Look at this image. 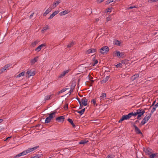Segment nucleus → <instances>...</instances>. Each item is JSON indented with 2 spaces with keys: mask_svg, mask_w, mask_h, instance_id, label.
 Returning <instances> with one entry per match:
<instances>
[{
  "mask_svg": "<svg viewBox=\"0 0 158 158\" xmlns=\"http://www.w3.org/2000/svg\"><path fill=\"white\" fill-rule=\"evenodd\" d=\"M85 108H84L83 109H82V110H81L80 111H77V110H74V111H76L77 113L80 114L81 115H82L83 114H84V113L85 111Z\"/></svg>",
  "mask_w": 158,
  "mask_h": 158,
  "instance_id": "nucleus-19",
  "label": "nucleus"
},
{
  "mask_svg": "<svg viewBox=\"0 0 158 158\" xmlns=\"http://www.w3.org/2000/svg\"><path fill=\"white\" fill-rule=\"evenodd\" d=\"M56 113V112H53L50 114H49V116L47 117L45 119L44 123H49L50 122L51 120L54 117V116H53V115H55Z\"/></svg>",
  "mask_w": 158,
  "mask_h": 158,
  "instance_id": "nucleus-2",
  "label": "nucleus"
},
{
  "mask_svg": "<svg viewBox=\"0 0 158 158\" xmlns=\"http://www.w3.org/2000/svg\"><path fill=\"white\" fill-rule=\"evenodd\" d=\"M2 13H1V12H0V20L2 18Z\"/></svg>",
  "mask_w": 158,
  "mask_h": 158,
  "instance_id": "nucleus-64",
  "label": "nucleus"
},
{
  "mask_svg": "<svg viewBox=\"0 0 158 158\" xmlns=\"http://www.w3.org/2000/svg\"><path fill=\"white\" fill-rule=\"evenodd\" d=\"M54 96V94H51L50 95H48L45 97L44 100L46 101L48 100H50L52 99Z\"/></svg>",
  "mask_w": 158,
  "mask_h": 158,
  "instance_id": "nucleus-9",
  "label": "nucleus"
},
{
  "mask_svg": "<svg viewBox=\"0 0 158 158\" xmlns=\"http://www.w3.org/2000/svg\"><path fill=\"white\" fill-rule=\"evenodd\" d=\"M49 29L47 25L46 26L44 27L43 29L42 30V32H44L45 31H46L48 29Z\"/></svg>",
  "mask_w": 158,
  "mask_h": 158,
  "instance_id": "nucleus-26",
  "label": "nucleus"
},
{
  "mask_svg": "<svg viewBox=\"0 0 158 158\" xmlns=\"http://www.w3.org/2000/svg\"><path fill=\"white\" fill-rule=\"evenodd\" d=\"M65 119L64 116H60L56 118V120L57 122H62L63 123Z\"/></svg>",
  "mask_w": 158,
  "mask_h": 158,
  "instance_id": "nucleus-6",
  "label": "nucleus"
},
{
  "mask_svg": "<svg viewBox=\"0 0 158 158\" xmlns=\"http://www.w3.org/2000/svg\"><path fill=\"white\" fill-rule=\"evenodd\" d=\"M38 43V42L37 41H35L32 43V44L33 46H34Z\"/></svg>",
  "mask_w": 158,
  "mask_h": 158,
  "instance_id": "nucleus-42",
  "label": "nucleus"
},
{
  "mask_svg": "<svg viewBox=\"0 0 158 158\" xmlns=\"http://www.w3.org/2000/svg\"><path fill=\"white\" fill-rule=\"evenodd\" d=\"M24 72H22L17 76V77H19L24 75Z\"/></svg>",
  "mask_w": 158,
  "mask_h": 158,
  "instance_id": "nucleus-32",
  "label": "nucleus"
},
{
  "mask_svg": "<svg viewBox=\"0 0 158 158\" xmlns=\"http://www.w3.org/2000/svg\"><path fill=\"white\" fill-rule=\"evenodd\" d=\"M11 64H6V65H5L4 67L6 69V70H8V68L10 67V66H11Z\"/></svg>",
  "mask_w": 158,
  "mask_h": 158,
  "instance_id": "nucleus-31",
  "label": "nucleus"
},
{
  "mask_svg": "<svg viewBox=\"0 0 158 158\" xmlns=\"http://www.w3.org/2000/svg\"><path fill=\"white\" fill-rule=\"evenodd\" d=\"M116 53L114 54V56H117L119 58H120V52L118 51H115Z\"/></svg>",
  "mask_w": 158,
  "mask_h": 158,
  "instance_id": "nucleus-23",
  "label": "nucleus"
},
{
  "mask_svg": "<svg viewBox=\"0 0 158 158\" xmlns=\"http://www.w3.org/2000/svg\"><path fill=\"white\" fill-rule=\"evenodd\" d=\"M122 64L121 63H119L115 65L117 68H121Z\"/></svg>",
  "mask_w": 158,
  "mask_h": 158,
  "instance_id": "nucleus-40",
  "label": "nucleus"
},
{
  "mask_svg": "<svg viewBox=\"0 0 158 158\" xmlns=\"http://www.w3.org/2000/svg\"><path fill=\"white\" fill-rule=\"evenodd\" d=\"M126 62V60H123L122 61L121 63L122 64H124Z\"/></svg>",
  "mask_w": 158,
  "mask_h": 158,
  "instance_id": "nucleus-61",
  "label": "nucleus"
},
{
  "mask_svg": "<svg viewBox=\"0 0 158 158\" xmlns=\"http://www.w3.org/2000/svg\"><path fill=\"white\" fill-rule=\"evenodd\" d=\"M91 53L95 52L96 51V49L94 48L91 49Z\"/></svg>",
  "mask_w": 158,
  "mask_h": 158,
  "instance_id": "nucleus-53",
  "label": "nucleus"
},
{
  "mask_svg": "<svg viewBox=\"0 0 158 158\" xmlns=\"http://www.w3.org/2000/svg\"><path fill=\"white\" fill-rule=\"evenodd\" d=\"M91 102L92 103V102L93 103L94 105H96V106H97V104L96 103V101L95 99H92Z\"/></svg>",
  "mask_w": 158,
  "mask_h": 158,
  "instance_id": "nucleus-38",
  "label": "nucleus"
},
{
  "mask_svg": "<svg viewBox=\"0 0 158 158\" xmlns=\"http://www.w3.org/2000/svg\"><path fill=\"white\" fill-rule=\"evenodd\" d=\"M146 109H147L146 108L144 110L140 108L139 109L136 110V113H138L137 119L139 120H140L141 119L140 117L143 115L144 113H145V110Z\"/></svg>",
  "mask_w": 158,
  "mask_h": 158,
  "instance_id": "nucleus-1",
  "label": "nucleus"
},
{
  "mask_svg": "<svg viewBox=\"0 0 158 158\" xmlns=\"http://www.w3.org/2000/svg\"><path fill=\"white\" fill-rule=\"evenodd\" d=\"M21 154H20V153L16 155L14 157V158H16L18 157H20L21 156Z\"/></svg>",
  "mask_w": 158,
  "mask_h": 158,
  "instance_id": "nucleus-46",
  "label": "nucleus"
},
{
  "mask_svg": "<svg viewBox=\"0 0 158 158\" xmlns=\"http://www.w3.org/2000/svg\"><path fill=\"white\" fill-rule=\"evenodd\" d=\"M74 44V43L73 42H72L71 43L67 45V47H72L73 46Z\"/></svg>",
  "mask_w": 158,
  "mask_h": 158,
  "instance_id": "nucleus-29",
  "label": "nucleus"
},
{
  "mask_svg": "<svg viewBox=\"0 0 158 158\" xmlns=\"http://www.w3.org/2000/svg\"><path fill=\"white\" fill-rule=\"evenodd\" d=\"M109 50V49L108 46H103L100 49L99 52L101 54H106Z\"/></svg>",
  "mask_w": 158,
  "mask_h": 158,
  "instance_id": "nucleus-3",
  "label": "nucleus"
},
{
  "mask_svg": "<svg viewBox=\"0 0 158 158\" xmlns=\"http://www.w3.org/2000/svg\"><path fill=\"white\" fill-rule=\"evenodd\" d=\"M6 70V69H5L4 67L2 69H0V74H1Z\"/></svg>",
  "mask_w": 158,
  "mask_h": 158,
  "instance_id": "nucleus-37",
  "label": "nucleus"
},
{
  "mask_svg": "<svg viewBox=\"0 0 158 158\" xmlns=\"http://www.w3.org/2000/svg\"><path fill=\"white\" fill-rule=\"evenodd\" d=\"M106 97V93H102L101 96H100L101 99H104Z\"/></svg>",
  "mask_w": 158,
  "mask_h": 158,
  "instance_id": "nucleus-27",
  "label": "nucleus"
},
{
  "mask_svg": "<svg viewBox=\"0 0 158 158\" xmlns=\"http://www.w3.org/2000/svg\"><path fill=\"white\" fill-rule=\"evenodd\" d=\"M26 73L27 75V77L29 78L30 76L34 75L35 74V73L34 70L31 69L29 71H28Z\"/></svg>",
  "mask_w": 158,
  "mask_h": 158,
  "instance_id": "nucleus-5",
  "label": "nucleus"
},
{
  "mask_svg": "<svg viewBox=\"0 0 158 158\" xmlns=\"http://www.w3.org/2000/svg\"><path fill=\"white\" fill-rule=\"evenodd\" d=\"M147 118V120L143 119L141 123L139 124V126L141 127L142 125H144L148 120L149 119L148 118Z\"/></svg>",
  "mask_w": 158,
  "mask_h": 158,
  "instance_id": "nucleus-12",
  "label": "nucleus"
},
{
  "mask_svg": "<svg viewBox=\"0 0 158 158\" xmlns=\"http://www.w3.org/2000/svg\"><path fill=\"white\" fill-rule=\"evenodd\" d=\"M122 116L124 119V120H127L131 118L129 114L127 115H123Z\"/></svg>",
  "mask_w": 158,
  "mask_h": 158,
  "instance_id": "nucleus-20",
  "label": "nucleus"
},
{
  "mask_svg": "<svg viewBox=\"0 0 158 158\" xmlns=\"http://www.w3.org/2000/svg\"><path fill=\"white\" fill-rule=\"evenodd\" d=\"M153 112H152V111L151 112V113H150V114H149V116H148V118L149 119L150 118H151V115H152V113H153Z\"/></svg>",
  "mask_w": 158,
  "mask_h": 158,
  "instance_id": "nucleus-51",
  "label": "nucleus"
},
{
  "mask_svg": "<svg viewBox=\"0 0 158 158\" xmlns=\"http://www.w3.org/2000/svg\"><path fill=\"white\" fill-rule=\"evenodd\" d=\"M68 104L67 103L65 105L64 107L65 110H67L68 109Z\"/></svg>",
  "mask_w": 158,
  "mask_h": 158,
  "instance_id": "nucleus-49",
  "label": "nucleus"
},
{
  "mask_svg": "<svg viewBox=\"0 0 158 158\" xmlns=\"http://www.w3.org/2000/svg\"><path fill=\"white\" fill-rule=\"evenodd\" d=\"M60 0H57L56 2H55L53 4V6H55V7H56L60 3Z\"/></svg>",
  "mask_w": 158,
  "mask_h": 158,
  "instance_id": "nucleus-28",
  "label": "nucleus"
},
{
  "mask_svg": "<svg viewBox=\"0 0 158 158\" xmlns=\"http://www.w3.org/2000/svg\"><path fill=\"white\" fill-rule=\"evenodd\" d=\"M114 0H108L106 2V4L108 5L110 4L111 2H113Z\"/></svg>",
  "mask_w": 158,
  "mask_h": 158,
  "instance_id": "nucleus-41",
  "label": "nucleus"
},
{
  "mask_svg": "<svg viewBox=\"0 0 158 158\" xmlns=\"http://www.w3.org/2000/svg\"><path fill=\"white\" fill-rule=\"evenodd\" d=\"M52 10V8H49L46 10L45 12L43 14V16H46Z\"/></svg>",
  "mask_w": 158,
  "mask_h": 158,
  "instance_id": "nucleus-16",
  "label": "nucleus"
},
{
  "mask_svg": "<svg viewBox=\"0 0 158 158\" xmlns=\"http://www.w3.org/2000/svg\"><path fill=\"white\" fill-rule=\"evenodd\" d=\"M70 70L68 69L67 70H66L65 71H64L59 75L58 77L59 78L62 77H64L66 74L68 73L69 72Z\"/></svg>",
  "mask_w": 158,
  "mask_h": 158,
  "instance_id": "nucleus-11",
  "label": "nucleus"
},
{
  "mask_svg": "<svg viewBox=\"0 0 158 158\" xmlns=\"http://www.w3.org/2000/svg\"><path fill=\"white\" fill-rule=\"evenodd\" d=\"M69 12V11L68 10H66L64 11H63L60 12L59 14L60 16L65 15Z\"/></svg>",
  "mask_w": 158,
  "mask_h": 158,
  "instance_id": "nucleus-13",
  "label": "nucleus"
},
{
  "mask_svg": "<svg viewBox=\"0 0 158 158\" xmlns=\"http://www.w3.org/2000/svg\"><path fill=\"white\" fill-rule=\"evenodd\" d=\"M111 11V9L110 8H108L107 9V12H110Z\"/></svg>",
  "mask_w": 158,
  "mask_h": 158,
  "instance_id": "nucleus-52",
  "label": "nucleus"
},
{
  "mask_svg": "<svg viewBox=\"0 0 158 158\" xmlns=\"http://www.w3.org/2000/svg\"><path fill=\"white\" fill-rule=\"evenodd\" d=\"M76 99L77 100L79 103H81V101L80 100V99L78 98L77 97L76 98Z\"/></svg>",
  "mask_w": 158,
  "mask_h": 158,
  "instance_id": "nucleus-58",
  "label": "nucleus"
},
{
  "mask_svg": "<svg viewBox=\"0 0 158 158\" xmlns=\"http://www.w3.org/2000/svg\"><path fill=\"white\" fill-rule=\"evenodd\" d=\"M135 6H131L130 7H129V8H128V9H133L134 8H135Z\"/></svg>",
  "mask_w": 158,
  "mask_h": 158,
  "instance_id": "nucleus-62",
  "label": "nucleus"
},
{
  "mask_svg": "<svg viewBox=\"0 0 158 158\" xmlns=\"http://www.w3.org/2000/svg\"><path fill=\"white\" fill-rule=\"evenodd\" d=\"M58 13H59V11H54L53 13L54 14V15H55H55H57Z\"/></svg>",
  "mask_w": 158,
  "mask_h": 158,
  "instance_id": "nucleus-54",
  "label": "nucleus"
},
{
  "mask_svg": "<svg viewBox=\"0 0 158 158\" xmlns=\"http://www.w3.org/2000/svg\"><path fill=\"white\" fill-rule=\"evenodd\" d=\"M139 74H136L131 77V80L132 81H133L135 80L137 78L139 77Z\"/></svg>",
  "mask_w": 158,
  "mask_h": 158,
  "instance_id": "nucleus-14",
  "label": "nucleus"
},
{
  "mask_svg": "<svg viewBox=\"0 0 158 158\" xmlns=\"http://www.w3.org/2000/svg\"><path fill=\"white\" fill-rule=\"evenodd\" d=\"M133 126L135 128V131L136 133L137 134H142V133L139 128L135 124H133Z\"/></svg>",
  "mask_w": 158,
  "mask_h": 158,
  "instance_id": "nucleus-7",
  "label": "nucleus"
},
{
  "mask_svg": "<svg viewBox=\"0 0 158 158\" xmlns=\"http://www.w3.org/2000/svg\"><path fill=\"white\" fill-rule=\"evenodd\" d=\"M41 156L40 155H38L33 157H31L30 158H40Z\"/></svg>",
  "mask_w": 158,
  "mask_h": 158,
  "instance_id": "nucleus-39",
  "label": "nucleus"
},
{
  "mask_svg": "<svg viewBox=\"0 0 158 158\" xmlns=\"http://www.w3.org/2000/svg\"><path fill=\"white\" fill-rule=\"evenodd\" d=\"M110 77L109 76H107L102 81V83H106L109 79Z\"/></svg>",
  "mask_w": 158,
  "mask_h": 158,
  "instance_id": "nucleus-22",
  "label": "nucleus"
},
{
  "mask_svg": "<svg viewBox=\"0 0 158 158\" xmlns=\"http://www.w3.org/2000/svg\"><path fill=\"white\" fill-rule=\"evenodd\" d=\"M157 154V153L152 154L150 155V157H151V158H154L155 157H157V156H156Z\"/></svg>",
  "mask_w": 158,
  "mask_h": 158,
  "instance_id": "nucleus-30",
  "label": "nucleus"
},
{
  "mask_svg": "<svg viewBox=\"0 0 158 158\" xmlns=\"http://www.w3.org/2000/svg\"><path fill=\"white\" fill-rule=\"evenodd\" d=\"M156 107L155 106V105L152 108V110L151 111H152V112H153L155 111L156 110Z\"/></svg>",
  "mask_w": 158,
  "mask_h": 158,
  "instance_id": "nucleus-43",
  "label": "nucleus"
},
{
  "mask_svg": "<svg viewBox=\"0 0 158 158\" xmlns=\"http://www.w3.org/2000/svg\"><path fill=\"white\" fill-rule=\"evenodd\" d=\"M91 48L89 49L86 51V53L88 54H89L90 53H91Z\"/></svg>",
  "mask_w": 158,
  "mask_h": 158,
  "instance_id": "nucleus-47",
  "label": "nucleus"
},
{
  "mask_svg": "<svg viewBox=\"0 0 158 158\" xmlns=\"http://www.w3.org/2000/svg\"><path fill=\"white\" fill-rule=\"evenodd\" d=\"M27 154V153L26 150L20 153V154H21V156H24L26 155Z\"/></svg>",
  "mask_w": 158,
  "mask_h": 158,
  "instance_id": "nucleus-36",
  "label": "nucleus"
},
{
  "mask_svg": "<svg viewBox=\"0 0 158 158\" xmlns=\"http://www.w3.org/2000/svg\"><path fill=\"white\" fill-rule=\"evenodd\" d=\"M130 118L132 116H136L138 114V113H136V112L135 113H133V112H131L129 113Z\"/></svg>",
  "mask_w": 158,
  "mask_h": 158,
  "instance_id": "nucleus-25",
  "label": "nucleus"
},
{
  "mask_svg": "<svg viewBox=\"0 0 158 158\" xmlns=\"http://www.w3.org/2000/svg\"><path fill=\"white\" fill-rule=\"evenodd\" d=\"M39 57L38 56H37L35 58H34L33 59L31 60V64H34L37 61Z\"/></svg>",
  "mask_w": 158,
  "mask_h": 158,
  "instance_id": "nucleus-15",
  "label": "nucleus"
},
{
  "mask_svg": "<svg viewBox=\"0 0 158 158\" xmlns=\"http://www.w3.org/2000/svg\"><path fill=\"white\" fill-rule=\"evenodd\" d=\"M38 148H39V146H36L35 147L33 148H31V149L33 151L36 150Z\"/></svg>",
  "mask_w": 158,
  "mask_h": 158,
  "instance_id": "nucleus-45",
  "label": "nucleus"
},
{
  "mask_svg": "<svg viewBox=\"0 0 158 158\" xmlns=\"http://www.w3.org/2000/svg\"><path fill=\"white\" fill-rule=\"evenodd\" d=\"M79 104H80V106L79 109H81L83 107V105H82L81 102V103H79Z\"/></svg>",
  "mask_w": 158,
  "mask_h": 158,
  "instance_id": "nucleus-57",
  "label": "nucleus"
},
{
  "mask_svg": "<svg viewBox=\"0 0 158 158\" xmlns=\"http://www.w3.org/2000/svg\"><path fill=\"white\" fill-rule=\"evenodd\" d=\"M125 56V53L124 52H120V57H124Z\"/></svg>",
  "mask_w": 158,
  "mask_h": 158,
  "instance_id": "nucleus-33",
  "label": "nucleus"
},
{
  "mask_svg": "<svg viewBox=\"0 0 158 158\" xmlns=\"http://www.w3.org/2000/svg\"><path fill=\"white\" fill-rule=\"evenodd\" d=\"M143 151L144 152L145 155H149L152 152V150L149 148H143Z\"/></svg>",
  "mask_w": 158,
  "mask_h": 158,
  "instance_id": "nucleus-4",
  "label": "nucleus"
},
{
  "mask_svg": "<svg viewBox=\"0 0 158 158\" xmlns=\"http://www.w3.org/2000/svg\"><path fill=\"white\" fill-rule=\"evenodd\" d=\"M156 102V101H154L152 104V105L151 106H150V107H151L152 106H154Z\"/></svg>",
  "mask_w": 158,
  "mask_h": 158,
  "instance_id": "nucleus-63",
  "label": "nucleus"
},
{
  "mask_svg": "<svg viewBox=\"0 0 158 158\" xmlns=\"http://www.w3.org/2000/svg\"><path fill=\"white\" fill-rule=\"evenodd\" d=\"M123 120H124V119L123 118V116H122L120 120L118 121V122L119 123H121Z\"/></svg>",
  "mask_w": 158,
  "mask_h": 158,
  "instance_id": "nucleus-50",
  "label": "nucleus"
},
{
  "mask_svg": "<svg viewBox=\"0 0 158 158\" xmlns=\"http://www.w3.org/2000/svg\"><path fill=\"white\" fill-rule=\"evenodd\" d=\"M11 138V136L9 137H7L5 140V141H7L8 139H10V138Z\"/></svg>",
  "mask_w": 158,
  "mask_h": 158,
  "instance_id": "nucleus-59",
  "label": "nucleus"
},
{
  "mask_svg": "<svg viewBox=\"0 0 158 158\" xmlns=\"http://www.w3.org/2000/svg\"><path fill=\"white\" fill-rule=\"evenodd\" d=\"M55 16V15L53 13L48 18V19H52L54 16Z\"/></svg>",
  "mask_w": 158,
  "mask_h": 158,
  "instance_id": "nucleus-44",
  "label": "nucleus"
},
{
  "mask_svg": "<svg viewBox=\"0 0 158 158\" xmlns=\"http://www.w3.org/2000/svg\"><path fill=\"white\" fill-rule=\"evenodd\" d=\"M110 16H109L106 18V21L107 22L110 21Z\"/></svg>",
  "mask_w": 158,
  "mask_h": 158,
  "instance_id": "nucleus-56",
  "label": "nucleus"
},
{
  "mask_svg": "<svg viewBox=\"0 0 158 158\" xmlns=\"http://www.w3.org/2000/svg\"><path fill=\"white\" fill-rule=\"evenodd\" d=\"M75 85H76L75 84H74L73 83H72L71 84V88H70V91H69L70 93L69 94V95H70V94H71V92L73 91V89L74 88Z\"/></svg>",
  "mask_w": 158,
  "mask_h": 158,
  "instance_id": "nucleus-18",
  "label": "nucleus"
},
{
  "mask_svg": "<svg viewBox=\"0 0 158 158\" xmlns=\"http://www.w3.org/2000/svg\"><path fill=\"white\" fill-rule=\"evenodd\" d=\"M87 102L88 100L85 97H84L81 99V104L85 106H86L87 105Z\"/></svg>",
  "mask_w": 158,
  "mask_h": 158,
  "instance_id": "nucleus-8",
  "label": "nucleus"
},
{
  "mask_svg": "<svg viewBox=\"0 0 158 158\" xmlns=\"http://www.w3.org/2000/svg\"><path fill=\"white\" fill-rule=\"evenodd\" d=\"M88 142V140L86 141V140H82L80 142H79V144H85V143Z\"/></svg>",
  "mask_w": 158,
  "mask_h": 158,
  "instance_id": "nucleus-24",
  "label": "nucleus"
},
{
  "mask_svg": "<svg viewBox=\"0 0 158 158\" xmlns=\"http://www.w3.org/2000/svg\"><path fill=\"white\" fill-rule=\"evenodd\" d=\"M26 151L27 152V153L32 151L31 148H29L27 150H26Z\"/></svg>",
  "mask_w": 158,
  "mask_h": 158,
  "instance_id": "nucleus-48",
  "label": "nucleus"
},
{
  "mask_svg": "<svg viewBox=\"0 0 158 158\" xmlns=\"http://www.w3.org/2000/svg\"><path fill=\"white\" fill-rule=\"evenodd\" d=\"M139 123V121L138 120H137L133 124H137L138 123Z\"/></svg>",
  "mask_w": 158,
  "mask_h": 158,
  "instance_id": "nucleus-60",
  "label": "nucleus"
},
{
  "mask_svg": "<svg viewBox=\"0 0 158 158\" xmlns=\"http://www.w3.org/2000/svg\"><path fill=\"white\" fill-rule=\"evenodd\" d=\"M120 41H119L116 40H115L114 41V44L118 46H120Z\"/></svg>",
  "mask_w": 158,
  "mask_h": 158,
  "instance_id": "nucleus-21",
  "label": "nucleus"
},
{
  "mask_svg": "<svg viewBox=\"0 0 158 158\" xmlns=\"http://www.w3.org/2000/svg\"><path fill=\"white\" fill-rule=\"evenodd\" d=\"M34 14V12H33L32 13H31V15L29 16L30 19H31L32 18L33 15Z\"/></svg>",
  "mask_w": 158,
  "mask_h": 158,
  "instance_id": "nucleus-55",
  "label": "nucleus"
},
{
  "mask_svg": "<svg viewBox=\"0 0 158 158\" xmlns=\"http://www.w3.org/2000/svg\"><path fill=\"white\" fill-rule=\"evenodd\" d=\"M67 121L71 124V125L73 126V127L74 128L76 127V126L74 123L73 121L71 118H69L67 119Z\"/></svg>",
  "mask_w": 158,
  "mask_h": 158,
  "instance_id": "nucleus-17",
  "label": "nucleus"
},
{
  "mask_svg": "<svg viewBox=\"0 0 158 158\" xmlns=\"http://www.w3.org/2000/svg\"><path fill=\"white\" fill-rule=\"evenodd\" d=\"M46 46V44L45 43L43 44L40 45L38 46L35 49V50L39 52L41 49L43 47H45Z\"/></svg>",
  "mask_w": 158,
  "mask_h": 158,
  "instance_id": "nucleus-10",
  "label": "nucleus"
},
{
  "mask_svg": "<svg viewBox=\"0 0 158 158\" xmlns=\"http://www.w3.org/2000/svg\"><path fill=\"white\" fill-rule=\"evenodd\" d=\"M94 62L93 63H92V66H94L96 64H97L98 62V61L97 60L95 59V60H94Z\"/></svg>",
  "mask_w": 158,
  "mask_h": 158,
  "instance_id": "nucleus-34",
  "label": "nucleus"
},
{
  "mask_svg": "<svg viewBox=\"0 0 158 158\" xmlns=\"http://www.w3.org/2000/svg\"><path fill=\"white\" fill-rule=\"evenodd\" d=\"M69 88H65L64 89H61V90L59 91V93H62L66 90H67L69 89Z\"/></svg>",
  "mask_w": 158,
  "mask_h": 158,
  "instance_id": "nucleus-35",
  "label": "nucleus"
}]
</instances>
